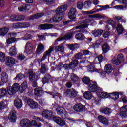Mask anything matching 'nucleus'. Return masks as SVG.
I'll list each match as a JSON object with an SVG mask.
<instances>
[{
  "mask_svg": "<svg viewBox=\"0 0 127 127\" xmlns=\"http://www.w3.org/2000/svg\"><path fill=\"white\" fill-rule=\"evenodd\" d=\"M67 5H64L58 7L56 10V14L54 16L55 22H59L65 15V11L67 10Z\"/></svg>",
  "mask_w": 127,
  "mask_h": 127,
  "instance_id": "obj_1",
  "label": "nucleus"
},
{
  "mask_svg": "<svg viewBox=\"0 0 127 127\" xmlns=\"http://www.w3.org/2000/svg\"><path fill=\"white\" fill-rule=\"evenodd\" d=\"M104 69L105 71L100 70V72H99L102 78H105L106 77V73H107V74H111L113 71V67L110 64H106Z\"/></svg>",
  "mask_w": 127,
  "mask_h": 127,
  "instance_id": "obj_2",
  "label": "nucleus"
},
{
  "mask_svg": "<svg viewBox=\"0 0 127 127\" xmlns=\"http://www.w3.org/2000/svg\"><path fill=\"white\" fill-rule=\"evenodd\" d=\"M64 94L67 97H70V98H75L77 96V91L73 89H67L64 90Z\"/></svg>",
  "mask_w": 127,
  "mask_h": 127,
  "instance_id": "obj_3",
  "label": "nucleus"
},
{
  "mask_svg": "<svg viewBox=\"0 0 127 127\" xmlns=\"http://www.w3.org/2000/svg\"><path fill=\"white\" fill-rule=\"evenodd\" d=\"M88 89L89 92H92L94 93L97 92L99 90V87H98V84L96 82H90L88 85Z\"/></svg>",
  "mask_w": 127,
  "mask_h": 127,
  "instance_id": "obj_4",
  "label": "nucleus"
},
{
  "mask_svg": "<svg viewBox=\"0 0 127 127\" xmlns=\"http://www.w3.org/2000/svg\"><path fill=\"white\" fill-rule=\"evenodd\" d=\"M91 21H93V19H86L82 21L81 23H83V24L76 26V29H83V28H85V27H88L89 25L88 23H90Z\"/></svg>",
  "mask_w": 127,
  "mask_h": 127,
  "instance_id": "obj_5",
  "label": "nucleus"
},
{
  "mask_svg": "<svg viewBox=\"0 0 127 127\" xmlns=\"http://www.w3.org/2000/svg\"><path fill=\"white\" fill-rule=\"evenodd\" d=\"M53 120L55 123H56V124H57V125L61 126V127H64L66 124L65 121L59 117L54 116L53 117Z\"/></svg>",
  "mask_w": 127,
  "mask_h": 127,
  "instance_id": "obj_6",
  "label": "nucleus"
},
{
  "mask_svg": "<svg viewBox=\"0 0 127 127\" xmlns=\"http://www.w3.org/2000/svg\"><path fill=\"white\" fill-rule=\"evenodd\" d=\"M5 63L7 67L11 68V67H13L14 64H15V59L11 57H8L6 58Z\"/></svg>",
  "mask_w": 127,
  "mask_h": 127,
  "instance_id": "obj_7",
  "label": "nucleus"
},
{
  "mask_svg": "<svg viewBox=\"0 0 127 127\" xmlns=\"http://www.w3.org/2000/svg\"><path fill=\"white\" fill-rule=\"evenodd\" d=\"M73 109L76 112L80 113L81 112H84L86 110V107L81 103H77L74 106Z\"/></svg>",
  "mask_w": 127,
  "mask_h": 127,
  "instance_id": "obj_8",
  "label": "nucleus"
},
{
  "mask_svg": "<svg viewBox=\"0 0 127 127\" xmlns=\"http://www.w3.org/2000/svg\"><path fill=\"white\" fill-rule=\"evenodd\" d=\"M73 37V33H68L65 35L64 37H62L61 38H58L55 40L56 44H58L57 41H61V40H69V39H71Z\"/></svg>",
  "mask_w": 127,
  "mask_h": 127,
  "instance_id": "obj_9",
  "label": "nucleus"
},
{
  "mask_svg": "<svg viewBox=\"0 0 127 127\" xmlns=\"http://www.w3.org/2000/svg\"><path fill=\"white\" fill-rule=\"evenodd\" d=\"M54 49V47H50L48 50L45 52L42 58L40 60L41 62H42V61H43V60H45L47 56H49V55L51 54V52L53 51Z\"/></svg>",
  "mask_w": 127,
  "mask_h": 127,
  "instance_id": "obj_10",
  "label": "nucleus"
},
{
  "mask_svg": "<svg viewBox=\"0 0 127 127\" xmlns=\"http://www.w3.org/2000/svg\"><path fill=\"white\" fill-rule=\"evenodd\" d=\"M31 125L30 121L27 119H22L20 122V126L21 127H29Z\"/></svg>",
  "mask_w": 127,
  "mask_h": 127,
  "instance_id": "obj_11",
  "label": "nucleus"
},
{
  "mask_svg": "<svg viewBox=\"0 0 127 127\" xmlns=\"http://www.w3.org/2000/svg\"><path fill=\"white\" fill-rule=\"evenodd\" d=\"M34 50V48H33V45L30 42H27L25 47V51L27 53H32Z\"/></svg>",
  "mask_w": 127,
  "mask_h": 127,
  "instance_id": "obj_12",
  "label": "nucleus"
},
{
  "mask_svg": "<svg viewBox=\"0 0 127 127\" xmlns=\"http://www.w3.org/2000/svg\"><path fill=\"white\" fill-rule=\"evenodd\" d=\"M8 119L12 123H14L16 121V111L15 110H12L10 111Z\"/></svg>",
  "mask_w": 127,
  "mask_h": 127,
  "instance_id": "obj_13",
  "label": "nucleus"
},
{
  "mask_svg": "<svg viewBox=\"0 0 127 127\" xmlns=\"http://www.w3.org/2000/svg\"><path fill=\"white\" fill-rule=\"evenodd\" d=\"M52 106H53V109H56V111L58 115H60V116H63V114L65 113L64 109L63 108L56 109V108H57V104H56V103H55V104H53Z\"/></svg>",
  "mask_w": 127,
  "mask_h": 127,
  "instance_id": "obj_14",
  "label": "nucleus"
},
{
  "mask_svg": "<svg viewBox=\"0 0 127 127\" xmlns=\"http://www.w3.org/2000/svg\"><path fill=\"white\" fill-rule=\"evenodd\" d=\"M118 1L122 2L124 5L115 6V8H116V9H124V8H126L127 7V0H118Z\"/></svg>",
  "mask_w": 127,
  "mask_h": 127,
  "instance_id": "obj_15",
  "label": "nucleus"
},
{
  "mask_svg": "<svg viewBox=\"0 0 127 127\" xmlns=\"http://www.w3.org/2000/svg\"><path fill=\"white\" fill-rule=\"evenodd\" d=\"M77 12V9L75 8H72L70 9L69 12L68 13V17L70 19H75L76 18V13Z\"/></svg>",
  "mask_w": 127,
  "mask_h": 127,
  "instance_id": "obj_16",
  "label": "nucleus"
},
{
  "mask_svg": "<svg viewBox=\"0 0 127 127\" xmlns=\"http://www.w3.org/2000/svg\"><path fill=\"white\" fill-rule=\"evenodd\" d=\"M27 104L32 109H36V108L38 107V104L37 102L33 101V100L31 99L27 100Z\"/></svg>",
  "mask_w": 127,
  "mask_h": 127,
  "instance_id": "obj_17",
  "label": "nucleus"
},
{
  "mask_svg": "<svg viewBox=\"0 0 127 127\" xmlns=\"http://www.w3.org/2000/svg\"><path fill=\"white\" fill-rule=\"evenodd\" d=\"M120 115L121 117H127V105L120 108Z\"/></svg>",
  "mask_w": 127,
  "mask_h": 127,
  "instance_id": "obj_18",
  "label": "nucleus"
},
{
  "mask_svg": "<svg viewBox=\"0 0 127 127\" xmlns=\"http://www.w3.org/2000/svg\"><path fill=\"white\" fill-rule=\"evenodd\" d=\"M14 105L17 109H20L22 107V101L18 97H16L14 101Z\"/></svg>",
  "mask_w": 127,
  "mask_h": 127,
  "instance_id": "obj_19",
  "label": "nucleus"
},
{
  "mask_svg": "<svg viewBox=\"0 0 127 127\" xmlns=\"http://www.w3.org/2000/svg\"><path fill=\"white\" fill-rule=\"evenodd\" d=\"M34 94L38 97H41L44 94V91L41 89V88H38L34 89Z\"/></svg>",
  "mask_w": 127,
  "mask_h": 127,
  "instance_id": "obj_20",
  "label": "nucleus"
},
{
  "mask_svg": "<svg viewBox=\"0 0 127 127\" xmlns=\"http://www.w3.org/2000/svg\"><path fill=\"white\" fill-rule=\"evenodd\" d=\"M9 54L10 56H14L17 54V50L16 45L12 46L9 49Z\"/></svg>",
  "mask_w": 127,
  "mask_h": 127,
  "instance_id": "obj_21",
  "label": "nucleus"
},
{
  "mask_svg": "<svg viewBox=\"0 0 127 127\" xmlns=\"http://www.w3.org/2000/svg\"><path fill=\"white\" fill-rule=\"evenodd\" d=\"M27 88V81H24L20 86L19 92L20 93H23L25 90Z\"/></svg>",
  "mask_w": 127,
  "mask_h": 127,
  "instance_id": "obj_22",
  "label": "nucleus"
},
{
  "mask_svg": "<svg viewBox=\"0 0 127 127\" xmlns=\"http://www.w3.org/2000/svg\"><path fill=\"white\" fill-rule=\"evenodd\" d=\"M104 31L101 29L94 30L92 31V34L95 36V37H98L100 35H102Z\"/></svg>",
  "mask_w": 127,
  "mask_h": 127,
  "instance_id": "obj_23",
  "label": "nucleus"
},
{
  "mask_svg": "<svg viewBox=\"0 0 127 127\" xmlns=\"http://www.w3.org/2000/svg\"><path fill=\"white\" fill-rule=\"evenodd\" d=\"M9 31V28L4 27L0 28V35L1 36H5L7 34V33Z\"/></svg>",
  "mask_w": 127,
  "mask_h": 127,
  "instance_id": "obj_24",
  "label": "nucleus"
},
{
  "mask_svg": "<svg viewBox=\"0 0 127 127\" xmlns=\"http://www.w3.org/2000/svg\"><path fill=\"white\" fill-rule=\"evenodd\" d=\"M29 8H30V6L25 4L18 7V9L20 11H28Z\"/></svg>",
  "mask_w": 127,
  "mask_h": 127,
  "instance_id": "obj_25",
  "label": "nucleus"
},
{
  "mask_svg": "<svg viewBox=\"0 0 127 127\" xmlns=\"http://www.w3.org/2000/svg\"><path fill=\"white\" fill-rule=\"evenodd\" d=\"M41 29H50L53 27V25L51 24H43L39 25Z\"/></svg>",
  "mask_w": 127,
  "mask_h": 127,
  "instance_id": "obj_26",
  "label": "nucleus"
},
{
  "mask_svg": "<svg viewBox=\"0 0 127 127\" xmlns=\"http://www.w3.org/2000/svg\"><path fill=\"white\" fill-rule=\"evenodd\" d=\"M1 80L3 83H7L8 82V75L6 73H2L1 75Z\"/></svg>",
  "mask_w": 127,
  "mask_h": 127,
  "instance_id": "obj_27",
  "label": "nucleus"
},
{
  "mask_svg": "<svg viewBox=\"0 0 127 127\" xmlns=\"http://www.w3.org/2000/svg\"><path fill=\"white\" fill-rule=\"evenodd\" d=\"M98 120L100 123H102V124H104V125H108V123H109L108 119L102 115H99L98 116Z\"/></svg>",
  "mask_w": 127,
  "mask_h": 127,
  "instance_id": "obj_28",
  "label": "nucleus"
},
{
  "mask_svg": "<svg viewBox=\"0 0 127 127\" xmlns=\"http://www.w3.org/2000/svg\"><path fill=\"white\" fill-rule=\"evenodd\" d=\"M48 71V67H47V65L45 64H42V66L40 69V73H41V74H43V75H44V74H45V73H46V72Z\"/></svg>",
  "mask_w": 127,
  "mask_h": 127,
  "instance_id": "obj_29",
  "label": "nucleus"
},
{
  "mask_svg": "<svg viewBox=\"0 0 127 127\" xmlns=\"http://www.w3.org/2000/svg\"><path fill=\"white\" fill-rule=\"evenodd\" d=\"M44 50V45L42 44H39L36 50L37 54H40Z\"/></svg>",
  "mask_w": 127,
  "mask_h": 127,
  "instance_id": "obj_30",
  "label": "nucleus"
},
{
  "mask_svg": "<svg viewBox=\"0 0 127 127\" xmlns=\"http://www.w3.org/2000/svg\"><path fill=\"white\" fill-rule=\"evenodd\" d=\"M101 113L105 114V115H110L111 113H112V110L111 108H109L108 107H106L104 108H101L100 110Z\"/></svg>",
  "mask_w": 127,
  "mask_h": 127,
  "instance_id": "obj_31",
  "label": "nucleus"
},
{
  "mask_svg": "<svg viewBox=\"0 0 127 127\" xmlns=\"http://www.w3.org/2000/svg\"><path fill=\"white\" fill-rule=\"evenodd\" d=\"M43 15H44V14H43L42 13H37L36 14L31 16L29 18V20H33L34 19H37L38 18H39V17H42Z\"/></svg>",
  "mask_w": 127,
  "mask_h": 127,
  "instance_id": "obj_32",
  "label": "nucleus"
},
{
  "mask_svg": "<svg viewBox=\"0 0 127 127\" xmlns=\"http://www.w3.org/2000/svg\"><path fill=\"white\" fill-rule=\"evenodd\" d=\"M67 47L70 49V50H72V51H74L75 49H76V48H78L79 47V45L78 44L75 43V44H68L67 45Z\"/></svg>",
  "mask_w": 127,
  "mask_h": 127,
  "instance_id": "obj_33",
  "label": "nucleus"
},
{
  "mask_svg": "<svg viewBox=\"0 0 127 127\" xmlns=\"http://www.w3.org/2000/svg\"><path fill=\"white\" fill-rule=\"evenodd\" d=\"M83 97L87 100H90L93 98V95L90 91H86L83 93Z\"/></svg>",
  "mask_w": 127,
  "mask_h": 127,
  "instance_id": "obj_34",
  "label": "nucleus"
},
{
  "mask_svg": "<svg viewBox=\"0 0 127 127\" xmlns=\"http://www.w3.org/2000/svg\"><path fill=\"white\" fill-rule=\"evenodd\" d=\"M71 69L76 68L79 65V61L78 60H74L70 63Z\"/></svg>",
  "mask_w": 127,
  "mask_h": 127,
  "instance_id": "obj_35",
  "label": "nucleus"
},
{
  "mask_svg": "<svg viewBox=\"0 0 127 127\" xmlns=\"http://www.w3.org/2000/svg\"><path fill=\"white\" fill-rule=\"evenodd\" d=\"M70 79L72 82L73 83H76L79 80V77L76 74L74 73H72L70 75Z\"/></svg>",
  "mask_w": 127,
  "mask_h": 127,
  "instance_id": "obj_36",
  "label": "nucleus"
},
{
  "mask_svg": "<svg viewBox=\"0 0 127 127\" xmlns=\"http://www.w3.org/2000/svg\"><path fill=\"white\" fill-rule=\"evenodd\" d=\"M110 50V46L108 44L105 43L102 45V51L104 53H107Z\"/></svg>",
  "mask_w": 127,
  "mask_h": 127,
  "instance_id": "obj_37",
  "label": "nucleus"
},
{
  "mask_svg": "<svg viewBox=\"0 0 127 127\" xmlns=\"http://www.w3.org/2000/svg\"><path fill=\"white\" fill-rule=\"evenodd\" d=\"M39 75L33 74V75L29 76V79L30 81H33V82H36L38 79H39Z\"/></svg>",
  "mask_w": 127,
  "mask_h": 127,
  "instance_id": "obj_38",
  "label": "nucleus"
},
{
  "mask_svg": "<svg viewBox=\"0 0 127 127\" xmlns=\"http://www.w3.org/2000/svg\"><path fill=\"white\" fill-rule=\"evenodd\" d=\"M7 94V91L4 88H1L0 89V99H1L3 97L6 96Z\"/></svg>",
  "mask_w": 127,
  "mask_h": 127,
  "instance_id": "obj_39",
  "label": "nucleus"
},
{
  "mask_svg": "<svg viewBox=\"0 0 127 127\" xmlns=\"http://www.w3.org/2000/svg\"><path fill=\"white\" fill-rule=\"evenodd\" d=\"M116 29L117 30L118 34H122V33L124 32V27H123V26L120 24H118L117 25Z\"/></svg>",
  "mask_w": 127,
  "mask_h": 127,
  "instance_id": "obj_40",
  "label": "nucleus"
},
{
  "mask_svg": "<svg viewBox=\"0 0 127 127\" xmlns=\"http://www.w3.org/2000/svg\"><path fill=\"white\" fill-rule=\"evenodd\" d=\"M109 97L113 100H117L119 99V93H109Z\"/></svg>",
  "mask_w": 127,
  "mask_h": 127,
  "instance_id": "obj_41",
  "label": "nucleus"
},
{
  "mask_svg": "<svg viewBox=\"0 0 127 127\" xmlns=\"http://www.w3.org/2000/svg\"><path fill=\"white\" fill-rule=\"evenodd\" d=\"M75 38L77 40H84L85 39V36L81 33H79L75 35Z\"/></svg>",
  "mask_w": 127,
  "mask_h": 127,
  "instance_id": "obj_42",
  "label": "nucleus"
},
{
  "mask_svg": "<svg viewBox=\"0 0 127 127\" xmlns=\"http://www.w3.org/2000/svg\"><path fill=\"white\" fill-rule=\"evenodd\" d=\"M24 78V75L22 73L18 74L14 78V80H16L17 81H21L22 79Z\"/></svg>",
  "mask_w": 127,
  "mask_h": 127,
  "instance_id": "obj_43",
  "label": "nucleus"
},
{
  "mask_svg": "<svg viewBox=\"0 0 127 127\" xmlns=\"http://www.w3.org/2000/svg\"><path fill=\"white\" fill-rule=\"evenodd\" d=\"M21 28H27L30 26V24L28 22H20Z\"/></svg>",
  "mask_w": 127,
  "mask_h": 127,
  "instance_id": "obj_44",
  "label": "nucleus"
},
{
  "mask_svg": "<svg viewBox=\"0 0 127 127\" xmlns=\"http://www.w3.org/2000/svg\"><path fill=\"white\" fill-rule=\"evenodd\" d=\"M56 52H58L60 51L61 52H63L64 51V46L63 45H59L55 47Z\"/></svg>",
  "mask_w": 127,
  "mask_h": 127,
  "instance_id": "obj_45",
  "label": "nucleus"
},
{
  "mask_svg": "<svg viewBox=\"0 0 127 127\" xmlns=\"http://www.w3.org/2000/svg\"><path fill=\"white\" fill-rule=\"evenodd\" d=\"M8 95H10L11 96L12 95H14L15 93H16L14 90L13 88L12 87H8L7 88V91Z\"/></svg>",
  "mask_w": 127,
  "mask_h": 127,
  "instance_id": "obj_46",
  "label": "nucleus"
},
{
  "mask_svg": "<svg viewBox=\"0 0 127 127\" xmlns=\"http://www.w3.org/2000/svg\"><path fill=\"white\" fill-rule=\"evenodd\" d=\"M5 59H6L5 54L2 52H0V61H1V62H4Z\"/></svg>",
  "mask_w": 127,
  "mask_h": 127,
  "instance_id": "obj_47",
  "label": "nucleus"
},
{
  "mask_svg": "<svg viewBox=\"0 0 127 127\" xmlns=\"http://www.w3.org/2000/svg\"><path fill=\"white\" fill-rule=\"evenodd\" d=\"M109 94L107 92H100L99 96L102 99H106L109 97Z\"/></svg>",
  "mask_w": 127,
  "mask_h": 127,
  "instance_id": "obj_48",
  "label": "nucleus"
},
{
  "mask_svg": "<svg viewBox=\"0 0 127 127\" xmlns=\"http://www.w3.org/2000/svg\"><path fill=\"white\" fill-rule=\"evenodd\" d=\"M12 88H13L14 91L16 93V92L19 91L20 85L19 84H18V83H15L12 85Z\"/></svg>",
  "mask_w": 127,
  "mask_h": 127,
  "instance_id": "obj_49",
  "label": "nucleus"
},
{
  "mask_svg": "<svg viewBox=\"0 0 127 127\" xmlns=\"http://www.w3.org/2000/svg\"><path fill=\"white\" fill-rule=\"evenodd\" d=\"M82 82L84 83V84H86V85L90 84V82H91V80H90V78L88 77H84L82 78Z\"/></svg>",
  "mask_w": 127,
  "mask_h": 127,
  "instance_id": "obj_50",
  "label": "nucleus"
},
{
  "mask_svg": "<svg viewBox=\"0 0 127 127\" xmlns=\"http://www.w3.org/2000/svg\"><path fill=\"white\" fill-rule=\"evenodd\" d=\"M16 41V39L15 38H10L7 39L6 42L7 44H11V43H14Z\"/></svg>",
  "mask_w": 127,
  "mask_h": 127,
  "instance_id": "obj_51",
  "label": "nucleus"
},
{
  "mask_svg": "<svg viewBox=\"0 0 127 127\" xmlns=\"http://www.w3.org/2000/svg\"><path fill=\"white\" fill-rule=\"evenodd\" d=\"M83 56H84V55L82 53L79 52L74 56V58L75 59H82Z\"/></svg>",
  "mask_w": 127,
  "mask_h": 127,
  "instance_id": "obj_52",
  "label": "nucleus"
},
{
  "mask_svg": "<svg viewBox=\"0 0 127 127\" xmlns=\"http://www.w3.org/2000/svg\"><path fill=\"white\" fill-rule=\"evenodd\" d=\"M32 125L34 127H40L42 126V124L41 123H37V121L36 120L32 121Z\"/></svg>",
  "mask_w": 127,
  "mask_h": 127,
  "instance_id": "obj_53",
  "label": "nucleus"
},
{
  "mask_svg": "<svg viewBox=\"0 0 127 127\" xmlns=\"http://www.w3.org/2000/svg\"><path fill=\"white\" fill-rule=\"evenodd\" d=\"M83 7H84V4L83 3V2L79 1L77 2V8H78V9L82 10V9H83Z\"/></svg>",
  "mask_w": 127,
  "mask_h": 127,
  "instance_id": "obj_54",
  "label": "nucleus"
},
{
  "mask_svg": "<svg viewBox=\"0 0 127 127\" xmlns=\"http://www.w3.org/2000/svg\"><path fill=\"white\" fill-rule=\"evenodd\" d=\"M53 115H52V112L51 111H48L47 114V116H46V119H48V120H50L52 118H53Z\"/></svg>",
  "mask_w": 127,
  "mask_h": 127,
  "instance_id": "obj_55",
  "label": "nucleus"
},
{
  "mask_svg": "<svg viewBox=\"0 0 127 127\" xmlns=\"http://www.w3.org/2000/svg\"><path fill=\"white\" fill-rule=\"evenodd\" d=\"M53 115H52V112L51 111H48L47 114V116H46V119H48V120H50L52 118H53Z\"/></svg>",
  "mask_w": 127,
  "mask_h": 127,
  "instance_id": "obj_56",
  "label": "nucleus"
},
{
  "mask_svg": "<svg viewBox=\"0 0 127 127\" xmlns=\"http://www.w3.org/2000/svg\"><path fill=\"white\" fill-rule=\"evenodd\" d=\"M24 18H25V17H24L23 15H17V21H21L22 20H24Z\"/></svg>",
  "mask_w": 127,
  "mask_h": 127,
  "instance_id": "obj_57",
  "label": "nucleus"
},
{
  "mask_svg": "<svg viewBox=\"0 0 127 127\" xmlns=\"http://www.w3.org/2000/svg\"><path fill=\"white\" fill-rule=\"evenodd\" d=\"M6 107V104L4 103V102L1 101L0 102V110H3V109L5 108Z\"/></svg>",
  "mask_w": 127,
  "mask_h": 127,
  "instance_id": "obj_58",
  "label": "nucleus"
},
{
  "mask_svg": "<svg viewBox=\"0 0 127 127\" xmlns=\"http://www.w3.org/2000/svg\"><path fill=\"white\" fill-rule=\"evenodd\" d=\"M12 27L16 29H17V28H21L20 22L13 24Z\"/></svg>",
  "mask_w": 127,
  "mask_h": 127,
  "instance_id": "obj_59",
  "label": "nucleus"
},
{
  "mask_svg": "<svg viewBox=\"0 0 127 127\" xmlns=\"http://www.w3.org/2000/svg\"><path fill=\"white\" fill-rule=\"evenodd\" d=\"M117 59L120 61H121V62L122 61H124V55H123V54H118L117 56Z\"/></svg>",
  "mask_w": 127,
  "mask_h": 127,
  "instance_id": "obj_60",
  "label": "nucleus"
},
{
  "mask_svg": "<svg viewBox=\"0 0 127 127\" xmlns=\"http://www.w3.org/2000/svg\"><path fill=\"white\" fill-rule=\"evenodd\" d=\"M17 58L19 60H24V59H25V56L23 54H19Z\"/></svg>",
  "mask_w": 127,
  "mask_h": 127,
  "instance_id": "obj_61",
  "label": "nucleus"
},
{
  "mask_svg": "<svg viewBox=\"0 0 127 127\" xmlns=\"http://www.w3.org/2000/svg\"><path fill=\"white\" fill-rule=\"evenodd\" d=\"M82 52L83 53V55H91L92 54V53L88 50H82Z\"/></svg>",
  "mask_w": 127,
  "mask_h": 127,
  "instance_id": "obj_62",
  "label": "nucleus"
},
{
  "mask_svg": "<svg viewBox=\"0 0 127 127\" xmlns=\"http://www.w3.org/2000/svg\"><path fill=\"white\" fill-rule=\"evenodd\" d=\"M110 32L107 31L104 32V33L103 34V37L104 38H109V36H110Z\"/></svg>",
  "mask_w": 127,
  "mask_h": 127,
  "instance_id": "obj_63",
  "label": "nucleus"
},
{
  "mask_svg": "<svg viewBox=\"0 0 127 127\" xmlns=\"http://www.w3.org/2000/svg\"><path fill=\"white\" fill-rule=\"evenodd\" d=\"M112 62L113 64H115V65H120L122 62L117 59L116 60H113Z\"/></svg>",
  "mask_w": 127,
  "mask_h": 127,
  "instance_id": "obj_64",
  "label": "nucleus"
}]
</instances>
